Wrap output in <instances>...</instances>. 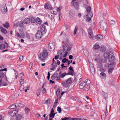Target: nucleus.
<instances>
[{
    "label": "nucleus",
    "mask_w": 120,
    "mask_h": 120,
    "mask_svg": "<svg viewBox=\"0 0 120 120\" xmlns=\"http://www.w3.org/2000/svg\"><path fill=\"white\" fill-rule=\"evenodd\" d=\"M103 65L101 63H99L98 65V67L100 69L103 67Z\"/></svg>",
    "instance_id": "obj_53"
},
{
    "label": "nucleus",
    "mask_w": 120,
    "mask_h": 120,
    "mask_svg": "<svg viewBox=\"0 0 120 120\" xmlns=\"http://www.w3.org/2000/svg\"><path fill=\"white\" fill-rule=\"evenodd\" d=\"M88 31L89 34L93 33L92 29L90 28H89L88 30Z\"/></svg>",
    "instance_id": "obj_56"
},
{
    "label": "nucleus",
    "mask_w": 120,
    "mask_h": 120,
    "mask_svg": "<svg viewBox=\"0 0 120 120\" xmlns=\"http://www.w3.org/2000/svg\"><path fill=\"white\" fill-rule=\"evenodd\" d=\"M109 23L112 26H113L115 24V22L113 20H110L109 21Z\"/></svg>",
    "instance_id": "obj_21"
},
{
    "label": "nucleus",
    "mask_w": 120,
    "mask_h": 120,
    "mask_svg": "<svg viewBox=\"0 0 120 120\" xmlns=\"http://www.w3.org/2000/svg\"><path fill=\"white\" fill-rule=\"evenodd\" d=\"M71 118L70 117H65L64 118H62V120H69V119Z\"/></svg>",
    "instance_id": "obj_58"
},
{
    "label": "nucleus",
    "mask_w": 120,
    "mask_h": 120,
    "mask_svg": "<svg viewBox=\"0 0 120 120\" xmlns=\"http://www.w3.org/2000/svg\"><path fill=\"white\" fill-rule=\"evenodd\" d=\"M44 6L45 9H49L50 10H51L52 9V8L51 7L49 3H48L47 4L46 3Z\"/></svg>",
    "instance_id": "obj_11"
},
{
    "label": "nucleus",
    "mask_w": 120,
    "mask_h": 120,
    "mask_svg": "<svg viewBox=\"0 0 120 120\" xmlns=\"http://www.w3.org/2000/svg\"><path fill=\"white\" fill-rule=\"evenodd\" d=\"M3 25L4 27L7 28H8L9 26V23L7 22H6L4 23V24H3Z\"/></svg>",
    "instance_id": "obj_31"
},
{
    "label": "nucleus",
    "mask_w": 120,
    "mask_h": 120,
    "mask_svg": "<svg viewBox=\"0 0 120 120\" xmlns=\"http://www.w3.org/2000/svg\"><path fill=\"white\" fill-rule=\"evenodd\" d=\"M42 33L41 31L39 30L36 34V36L37 38L39 39L41 38L42 36Z\"/></svg>",
    "instance_id": "obj_5"
},
{
    "label": "nucleus",
    "mask_w": 120,
    "mask_h": 120,
    "mask_svg": "<svg viewBox=\"0 0 120 120\" xmlns=\"http://www.w3.org/2000/svg\"><path fill=\"white\" fill-rule=\"evenodd\" d=\"M100 46L98 44L96 43L94 45V47H93V49H94L98 50L100 48Z\"/></svg>",
    "instance_id": "obj_23"
},
{
    "label": "nucleus",
    "mask_w": 120,
    "mask_h": 120,
    "mask_svg": "<svg viewBox=\"0 0 120 120\" xmlns=\"http://www.w3.org/2000/svg\"><path fill=\"white\" fill-rule=\"evenodd\" d=\"M40 30L41 31V32H43L44 33H45L47 30L45 26L43 25H41V30Z\"/></svg>",
    "instance_id": "obj_9"
},
{
    "label": "nucleus",
    "mask_w": 120,
    "mask_h": 120,
    "mask_svg": "<svg viewBox=\"0 0 120 120\" xmlns=\"http://www.w3.org/2000/svg\"><path fill=\"white\" fill-rule=\"evenodd\" d=\"M24 82V80L23 79H20V85L23 84Z\"/></svg>",
    "instance_id": "obj_50"
},
{
    "label": "nucleus",
    "mask_w": 120,
    "mask_h": 120,
    "mask_svg": "<svg viewBox=\"0 0 120 120\" xmlns=\"http://www.w3.org/2000/svg\"><path fill=\"white\" fill-rule=\"evenodd\" d=\"M81 119L79 118H71L70 120H81Z\"/></svg>",
    "instance_id": "obj_57"
},
{
    "label": "nucleus",
    "mask_w": 120,
    "mask_h": 120,
    "mask_svg": "<svg viewBox=\"0 0 120 120\" xmlns=\"http://www.w3.org/2000/svg\"><path fill=\"white\" fill-rule=\"evenodd\" d=\"M78 31V27L77 26H75L73 34L75 35L76 34V32Z\"/></svg>",
    "instance_id": "obj_42"
},
{
    "label": "nucleus",
    "mask_w": 120,
    "mask_h": 120,
    "mask_svg": "<svg viewBox=\"0 0 120 120\" xmlns=\"http://www.w3.org/2000/svg\"><path fill=\"white\" fill-rule=\"evenodd\" d=\"M110 53L108 52H106L104 54L103 56L104 57L106 58L110 56Z\"/></svg>",
    "instance_id": "obj_18"
},
{
    "label": "nucleus",
    "mask_w": 120,
    "mask_h": 120,
    "mask_svg": "<svg viewBox=\"0 0 120 120\" xmlns=\"http://www.w3.org/2000/svg\"><path fill=\"white\" fill-rule=\"evenodd\" d=\"M104 98L105 99L107 97L108 95L104 91H102L101 92Z\"/></svg>",
    "instance_id": "obj_29"
},
{
    "label": "nucleus",
    "mask_w": 120,
    "mask_h": 120,
    "mask_svg": "<svg viewBox=\"0 0 120 120\" xmlns=\"http://www.w3.org/2000/svg\"><path fill=\"white\" fill-rule=\"evenodd\" d=\"M0 29L1 30V31L4 34H6L7 33V31L6 29L4 28L2 26L0 27Z\"/></svg>",
    "instance_id": "obj_22"
},
{
    "label": "nucleus",
    "mask_w": 120,
    "mask_h": 120,
    "mask_svg": "<svg viewBox=\"0 0 120 120\" xmlns=\"http://www.w3.org/2000/svg\"><path fill=\"white\" fill-rule=\"evenodd\" d=\"M47 51L45 49H44L42 52L39 54L38 58L41 61L44 62L45 61V58L48 56Z\"/></svg>",
    "instance_id": "obj_2"
},
{
    "label": "nucleus",
    "mask_w": 120,
    "mask_h": 120,
    "mask_svg": "<svg viewBox=\"0 0 120 120\" xmlns=\"http://www.w3.org/2000/svg\"><path fill=\"white\" fill-rule=\"evenodd\" d=\"M89 36L90 38L91 39H92L93 38V33L89 34Z\"/></svg>",
    "instance_id": "obj_46"
},
{
    "label": "nucleus",
    "mask_w": 120,
    "mask_h": 120,
    "mask_svg": "<svg viewBox=\"0 0 120 120\" xmlns=\"http://www.w3.org/2000/svg\"><path fill=\"white\" fill-rule=\"evenodd\" d=\"M24 86L22 85H20V87L19 90L21 91H22L24 90Z\"/></svg>",
    "instance_id": "obj_44"
},
{
    "label": "nucleus",
    "mask_w": 120,
    "mask_h": 120,
    "mask_svg": "<svg viewBox=\"0 0 120 120\" xmlns=\"http://www.w3.org/2000/svg\"><path fill=\"white\" fill-rule=\"evenodd\" d=\"M57 66V64L56 63H52V67L55 68H56Z\"/></svg>",
    "instance_id": "obj_59"
},
{
    "label": "nucleus",
    "mask_w": 120,
    "mask_h": 120,
    "mask_svg": "<svg viewBox=\"0 0 120 120\" xmlns=\"http://www.w3.org/2000/svg\"><path fill=\"white\" fill-rule=\"evenodd\" d=\"M90 71L92 73H94L95 72V69L94 67L90 68Z\"/></svg>",
    "instance_id": "obj_49"
},
{
    "label": "nucleus",
    "mask_w": 120,
    "mask_h": 120,
    "mask_svg": "<svg viewBox=\"0 0 120 120\" xmlns=\"http://www.w3.org/2000/svg\"><path fill=\"white\" fill-rule=\"evenodd\" d=\"M41 89L40 88L38 89L37 91V95L38 97L40 95V93L41 92Z\"/></svg>",
    "instance_id": "obj_35"
},
{
    "label": "nucleus",
    "mask_w": 120,
    "mask_h": 120,
    "mask_svg": "<svg viewBox=\"0 0 120 120\" xmlns=\"http://www.w3.org/2000/svg\"><path fill=\"white\" fill-rule=\"evenodd\" d=\"M25 110L26 114H28L30 111V109L26 107L25 108Z\"/></svg>",
    "instance_id": "obj_34"
},
{
    "label": "nucleus",
    "mask_w": 120,
    "mask_h": 120,
    "mask_svg": "<svg viewBox=\"0 0 120 120\" xmlns=\"http://www.w3.org/2000/svg\"><path fill=\"white\" fill-rule=\"evenodd\" d=\"M72 82V78H70L67 79L66 82L63 81L62 82V85L63 86H68V85L70 84Z\"/></svg>",
    "instance_id": "obj_3"
},
{
    "label": "nucleus",
    "mask_w": 120,
    "mask_h": 120,
    "mask_svg": "<svg viewBox=\"0 0 120 120\" xmlns=\"http://www.w3.org/2000/svg\"><path fill=\"white\" fill-rule=\"evenodd\" d=\"M55 114V113H50L49 116L50 117L53 118L54 117Z\"/></svg>",
    "instance_id": "obj_41"
},
{
    "label": "nucleus",
    "mask_w": 120,
    "mask_h": 120,
    "mask_svg": "<svg viewBox=\"0 0 120 120\" xmlns=\"http://www.w3.org/2000/svg\"><path fill=\"white\" fill-rule=\"evenodd\" d=\"M91 8L90 6L86 8V11L87 12H90L91 10Z\"/></svg>",
    "instance_id": "obj_52"
},
{
    "label": "nucleus",
    "mask_w": 120,
    "mask_h": 120,
    "mask_svg": "<svg viewBox=\"0 0 120 120\" xmlns=\"http://www.w3.org/2000/svg\"><path fill=\"white\" fill-rule=\"evenodd\" d=\"M100 27L103 30L106 31L107 26L106 23L104 21H101L100 23Z\"/></svg>",
    "instance_id": "obj_4"
},
{
    "label": "nucleus",
    "mask_w": 120,
    "mask_h": 120,
    "mask_svg": "<svg viewBox=\"0 0 120 120\" xmlns=\"http://www.w3.org/2000/svg\"><path fill=\"white\" fill-rule=\"evenodd\" d=\"M18 112V111L15 110L12 111L11 113V116H14L16 115V114H17Z\"/></svg>",
    "instance_id": "obj_19"
},
{
    "label": "nucleus",
    "mask_w": 120,
    "mask_h": 120,
    "mask_svg": "<svg viewBox=\"0 0 120 120\" xmlns=\"http://www.w3.org/2000/svg\"><path fill=\"white\" fill-rule=\"evenodd\" d=\"M68 61V59H66V58H65L62 60V62H63V63H64L67 62Z\"/></svg>",
    "instance_id": "obj_55"
},
{
    "label": "nucleus",
    "mask_w": 120,
    "mask_h": 120,
    "mask_svg": "<svg viewBox=\"0 0 120 120\" xmlns=\"http://www.w3.org/2000/svg\"><path fill=\"white\" fill-rule=\"evenodd\" d=\"M69 72L67 73V75H69L72 76L74 75V71H70Z\"/></svg>",
    "instance_id": "obj_36"
},
{
    "label": "nucleus",
    "mask_w": 120,
    "mask_h": 120,
    "mask_svg": "<svg viewBox=\"0 0 120 120\" xmlns=\"http://www.w3.org/2000/svg\"><path fill=\"white\" fill-rule=\"evenodd\" d=\"M90 88V86L89 85H85V86L84 87L85 90L86 91H88V90Z\"/></svg>",
    "instance_id": "obj_33"
},
{
    "label": "nucleus",
    "mask_w": 120,
    "mask_h": 120,
    "mask_svg": "<svg viewBox=\"0 0 120 120\" xmlns=\"http://www.w3.org/2000/svg\"><path fill=\"white\" fill-rule=\"evenodd\" d=\"M99 70L101 72H105L106 71V70L105 69L102 68L100 69Z\"/></svg>",
    "instance_id": "obj_63"
},
{
    "label": "nucleus",
    "mask_w": 120,
    "mask_h": 120,
    "mask_svg": "<svg viewBox=\"0 0 120 120\" xmlns=\"http://www.w3.org/2000/svg\"><path fill=\"white\" fill-rule=\"evenodd\" d=\"M19 30L20 34L22 36H24V34L23 32V29H19Z\"/></svg>",
    "instance_id": "obj_39"
},
{
    "label": "nucleus",
    "mask_w": 120,
    "mask_h": 120,
    "mask_svg": "<svg viewBox=\"0 0 120 120\" xmlns=\"http://www.w3.org/2000/svg\"><path fill=\"white\" fill-rule=\"evenodd\" d=\"M9 108L10 109H14L16 108V107L15 106V104H13L10 106Z\"/></svg>",
    "instance_id": "obj_28"
},
{
    "label": "nucleus",
    "mask_w": 120,
    "mask_h": 120,
    "mask_svg": "<svg viewBox=\"0 0 120 120\" xmlns=\"http://www.w3.org/2000/svg\"><path fill=\"white\" fill-rule=\"evenodd\" d=\"M7 71V68H5V66L4 65H1L0 67V71Z\"/></svg>",
    "instance_id": "obj_8"
},
{
    "label": "nucleus",
    "mask_w": 120,
    "mask_h": 120,
    "mask_svg": "<svg viewBox=\"0 0 120 120\" xmlns=\"http://www.w3.org/2000/svg\"><path fill=\"white\" fill-rule=\"evenodd\" d=\"M86 83L84 81L82 82L79 85V87L80 89H83L85 86Z\"/></svg>",
    "instance_id": "obj_12"
},
{
    "label": "nucleus",
    "mask_w": 120,
    "mask_h": 120,
    "mask_svg": "<svg viewBox=\"0 0 120 120\" xmlns=\"http://www.w3.org/2000/svg\"><path fill=\"white\" fill-rule=\"evenodd\" d=\"M14 26L15 27H16L19 26V23L18 22L16 23H15L14 24Z\"/></svg>",
    "instance_id": "obj_64"
},
{
    "label": "nucleus",
    "mask_w": 120,
    "mask_h": 120,
    "mask_svg": "<svg viewBox=\"0 0 120 120\" xmlns=\"http://www.w3.org/2000/svg\"><path fill=\"white\" fill-rule=\"evenodd\" d=\"M30 19L31 22L32 23H34L36 22V19L34 17H31Z\"/></svg>",
    "instance_id": "obj_32"
},
{
    "label": "nucleus",
    "mask_w": 120,
    "mask_h": 120,
    "mask_svg": "<svg viewBox=\"0 0 120 120\" xmlns=\"http://www.w3.org/2000/svg\"><path fill=\"white\" fill-rule=\"evenodd\" d=\"M115 58L114 56H112L108 59V61L110 62H111L115 60Z\"/></svg>",
    "instance_id": "obj_7"
},
{
    "label": "nucleus",
    "mask_w": 120,
    "mask_h": 120,
    "mask_svg": "<svg viewBox=\"0 0 120 120\" xmlns=\"http://www.w3.org/2000/svg\"><path fill=\"white\" fill-rule=\"evenodd\" d=\"M67 75V73L65 72L62 73L59 75V79H60L61 78H64L65 75Z\"/></svg>",
    "instance_id": "obj_16"
},
{
    "label": "nucleus",
    "mask_w": 120,
    "mask_h": 120,
    "mask_svg": "<svg viewBox=\"0 0 120 120\" xmlns=\"http://www.w3.org/2000/svg\"><path fill=\"white\" fill-rule=\"evenodd\" d=\"M66 51V52L65 53V54L64 55H62V56L63 57H66V56H67V55L68 53V51Z\"/></svg>",
    "instance_id": "obj_60"
},
{
    "label": "nucleus",
    "mask_w": 120,
    "mask_h": 120,
    "mask_svg": "<svg viewBox=\"0 0 120 120\" xmlns=\"http://www.w3.org/2000/svg\"><path fill=\"white\" fill-rule=\"evenodd\" d=\"M4 76V74L3 72H0V86L8 85L9 82L7 79L6 76Z\"/></svg>",
    "instance_id": "obj_1"
},
{
    "label": "nucleus",
    "mask_w": 120,
    "mask_h": 120,
    "mask_svg": "<svg viewBox=\"0 0 120 120\" xmlns=\"http://www.w3.org/2000/svg\"><path fill=\"white\" fill-rule=\"evenodd\" d=\"M86 85H89L90 83V82L89 80L87 79L86 80Z\"/></svg>",
    "instance_id": "obj_47"
},
{
    "label": "nucleus",
    "mask_w": 120,
    "mask_h": 120,
    "mask_svg": "<svg viewBox=\"0 0 120 120\" xmlns=\"http://www.w3.org/2000/svg\"><path fill=\"white\" fill-rule=\"evenodd\" d=\"M100 50L101 51L103 52L105 51L106 50V47L103 45L101 46V47Z\"/></svg>",
    "instance_id": "obj_30"
},
{
    "label": "nucleus",
    "mask_w": 120,
    "mask_h": 120,
    "mask_svg": "<svg viewBox=\"0 0 120 120\" xmlns=\"http://www.w3.org/2000/svg\"><path fill=\"white\" fill-rule=\"evenodd\" d=\"M15 104V106L16 107V108L22 106V104H21L20 103H16Z\"/></svg>",
    "instance_id": "obj_24"
},
{
    "label": "nucleus",
    "mask_w": 120,
    "mask_h": 120,
    "mask_svg": "<svg viewBox=\"0 0 120 120\" xmlns=\"http://www.w3.org/2000/svg\"><path fill=\"white\" fill-rule=\"evenodd\" d=\"M19 23V26L22 27L23 28V24L24 22L23 21H21L20 22H18Z\"/></svg>",
    "instance_id": "obj_27"
},
{
    "label": "nucleus",
    "mask_w": 120,
    "mask_h": 120,
    "mask_svg": "<svg viewBox=\"0 0 120 120\" xmlns=\"http://www.w3.org/2000/svg\"><path fill=\"white\" fill-rule=\"evenodd\" d=\"M30 22V18H26L24 20V22L25 24H28Z\"/></svg>",
    "instance_id": "obj_17"
},
{
    "label": "nucleus",
    "mask_w": 120,
    "mask_h": 120,
    "mask_svg": "<svg viewBox=\"0 0 120 120\" xmlns=\"http://www.w3.org/2000/svg\"><path fill=\"white\" fill-rule=\"evenodd\" d=\"M63 48L64 51H68V50L69 49L68 44H65L63 46Z\"/></svg>",
    "instance_id": "obj_10"
},
{
    "label": "nucleus",
    "mask_w": 120,
    "mask_h": 120,
    "mask_svg": "<svg viewBox=\"0 0 120 120\" xmlns=\"http://www.w3.org/2000/svg\"><path fill=\"white\" fill-rule=\"evenodd\" d=\"M116 64L115 62L111 63L109 64V68H113V69H114V68L116 66Z\"/></svg>",
    "instance_id": "obj_14"
},
{
    "label": "nucleus",
    "mask_w": 120,
    "mask_h": 120,
    "mask_svg": "<svg viewBox=\"0 0 120 120\" xmlns=\"http://www.w3.org/2000/svg\"><path fill=\"white\" fill-rule=\"evenodd\" d=\"M57 110L59 113H60L61 112V108L59 106L58 107H57Z\"/></svg>",
    "instance_id": "obj_54"
},
{
    "label": "nucleus",
    "mask_w": 120,
    "mask_h": 120,
    "mask_svg": "<svg viewBox=\"0 0 120 120\" xmlns=\"http://www.w3.org/2000/svg\"><path fill=\"white\" fill-rule=\"evenodd\" d=\"M22 116L20 114H18L16 116V118L17 120H20L21 119Z\"/></svg>",
    "instance_id": "obj_43"
},
{
    "label": "nucleus",
    "mask_w": 120,
    "mask_h": 120,
    "mask_svg": "<svg viewBox=\"0 0 120 120\" xmlns=\"http://www.w3.org/2000/svg\"><path fill=\"white\" fill-rule=\"evenodd\" d=\"M100 75L102 76L103 77H105L106 76V75L105 73L103 72H102L101 73Z\"/></svg>",
    "instance_id": "obj_51"
},
{
    "label": "nucleus",
    "mask_w": 120,
    "mask_h": 120,
    "mask_svg": "<svg viewBox=\"0 0 120 120\" xmlns=\"http://www.w3.org/2000/svg\"><path fill=\"white\" fill-rule=\"evenodd\" d=\"M66 51V52L65 53V54L64 55H62V56L63 57H66V56H67V55L68 53V51Z\"/></svg>",
    "instance_id": "obj_61"
},
{
    "label": "nucleus",
    "mask_w": 120,
    "mask_h": 120,
    "mask_svg": "<svg viewBox=\"0 0 120 120\" xmlns=\"http://www.w3.org/2000/svg\"><path fill=\"white\" fill-rule=\"evenodd\" d=\"M66 51V52L65 53V54L64 55H62V56L63 57H66V56H67V55L68 53V51Z\"/></svg>",
    "instance_id": "obj_62"
},
{
    "label": "nucleus",
    "mask_w": 120,
    "mask_h": 120,
    "mask_svg": "<svg viewBox=\"0 0 120 120\" xmlns=\"http://www.w3.org/2000/svg\"><path fill=\"white\" fill-rule=\"evenodd\" d=\"M59 76L57 73H55L53 74L51 77V78L52 80H54L55 78H56V80H58L59 79Z\"/></svg>",
    "instance_id": "obj_6"
},
{
    "label": "nucleus",
    "mask_w": 120,
    "mask_h": 120,
    "mask_svg": "<svg viewBox=\"0 0 120 120\" xmlns=\"http://www.w3.org/2000/svg\"><path fill=\"white\" fill-rule=\"evenodd\" d=\"M58 97L55 100V101L54 103V104L53 105V107L55 108L56 107L58 103Z\"/></svg>",
    "instance_id": "obj_25"
},
{
    "label": "nucleus",
    "mask_w": 120,
    "mask_h": 120,
    "mask_svg": "<svg viewBox=\"0 0 120 120\" xmlns=\"http://www.w3.org/2000/svg\"><path fill=\"white\" fill-rule=\"evenodd\" d=\"M73 5L75 9H79V3L76 2H74L73 3Z\"/></svg>",
    "instance_id": "obj_15"
},
{
    "label": "nucleus",
    "mask_w": 120,
    "mask_h": 120,
    "mask_svg": "<svg viewBox=\"0 0 120 120\" xmlns=\"http://www.w3.org/2000/svg\"><path fill=\"white\" fill-rule=\"evenodd\" d=\"M77 79H79L80 80H81L82 78V75H78L77 76Z\"/></svg>",
    "instance_id": "obj_45"
},
{
    "label": "nucleus",
    "mask_w": 120,
    "mask_h": 120,
    "mask_svg": "<svg viewBox=\"0 0 120 120\" xmlns=\"http://www.w3.org/2000/svg\"><path fill=\"white\" fill-rule=\"evenodd\" d=\"M51 100H47L44 103L48 105L49 104L51 103Z\"/></svg>",
    "instance_id": "obj_38"
},
{
    "label": "nucleus",
    "mask_w": 120,
    "mask_h": 120,
    "mask_svg": "<svg viewBox=\"0 0 120 120\" xmlns=\"http://www.w3.org/2000/svg\"><path fill=\"white\" fill-rule=\"evenodd\" d=\"M36 22L38 24H40L42 23V21L39 18L37 17L36 19Z\"/></svg>",
    "instance_id": "obj_20"
},
{
    "label": "nucleus",
    "mask_w": 120,
    "mask_h": 120,
    "mask_svg": "<svg viewBox=\"0 0 120 120\" xmlns=\"http://www.w3.org/2000/svg\"><path fill=\"white\" fill-rule=\"evenodd\" d=\"M5 47V45L4 44H2L0 45V49H3Z\"/></svg>",
    "instance_id": "obj_40"
},
{
    "label": "nucleus",
    "mask_w": 120,
    "mask_h": 120,
    "mask_svg": "<svg viewBox=\"0 0 120 120\" xmlns=\"http://www.w3.org/2000/svg\"><path fill=\"white\" fill-rule=\"evenodd\" d=\"M16 35L19 38H23V36H22L18 32H17L16 33Z\"/></svg>",
    "instance_id": "obj_48"
},
{
    "label": "nucleus",
    "mask_w": 120,
    "mask_h": 120,
    "mask_svg": "<svg viewBox=\"0 0 120 120\" xmlns=\"http://www.w3.org/2000/svg\"><path fill=\"white\" fill-rule=\"evenodd\" d=\"M109 69L108 70V73L109 74H110L112 73V72L114 69H113L108 68Z\"/></svg>",
    "instance_id": "obj_37"
},
{
    "label": "nucleus",
    "mask_w": 120,
    "mask_h": 120,
    "mask_svg": "<svg viewBox=\"0 0 120 120\" xmlns=\"http://www.w3.org/2000/svg\"><path fill=\"white\" fill-rule=\"evenodd\" d=\"M95 38L96 39L99 41L103 38V36L99 34L96 36Z\"/></svg>",
    "instance_id": "obj_13"
},
{
    "label": "nucleus",
    "mask_w": 120,
    "mask_h": 120,
    "mask_svg": "<svg viewBox=\"0 0 120 120\" xmlns=\"http://www.w3.org/2000/svg\"><path fill=\"white\" fill-rule=\"evenodd\" d=\"M48 48L51 50H53L54 49V46L53 44L51 43L49 44Z\"/></svg>",
    "instance_id": "obj_26"
}]
</instances>
